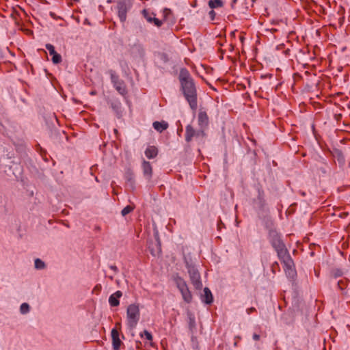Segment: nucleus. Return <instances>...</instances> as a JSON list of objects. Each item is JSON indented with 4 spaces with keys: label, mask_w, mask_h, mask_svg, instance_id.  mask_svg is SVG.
Returning <instances> with one entry per match:
<instances>
[{
    "label": "nucleus",
    "mask_w": 350,
    "mask_h": 350,
    "mask_svg": "<svg viewBox=\"0 0 350 350\" xmlns=\"http://www.w3.org/2000/svg\"><path fill=\"white\" fill-rule=\"evenodd\" d=\"M178 79L184 97L191 109L196 111L198 107L197 90L193 78L187 69L183 68L180 71Z\"/></svg>",
    "instance_id": "f257e3e1"
},
{
    "label": "nucleus",
    "mask_w": 350,
    "mask_h": 350,
    "mask_svg": "<svg viewBox=\"0 0 350 350\" xmlns=\"http://www.w3.org/2000/svg\"><path fill=\"white\" fill-rule=\"evenodd\" d=\"M127 324L130 329H133L138 323L140 317L139 306L135 304H130L126 310Z\"/></svg>",
    "instance_id": "f03ea898"
},
{
    "label": "nucleus",
    "mask_w": 350,
    "mask_h": 350,
    "mask_svg": "<svg viewBox=\"0 0 350 350\" xmlns=\"http://www.w3.org/2000/svg\"><path fill=\"white\" fill-rule=\"evenodd\" d=\"M176 286L181 293L184 301L190 303L192 300V295L187 286L186 282L180 277L175 279Z\"/></svg>",
    "instance_id": "7ed1b4c3"
},
{
    "label": "nucleus",
    "mask_w": 350,
    "mask_h": 350,
    "mask_svg": "<svg viewBox=\"0 0 350 350\" xmlns=\"http://www.w3.org/2000/svg\"><path fill=\"white\" fill-rule=\"evenodd\" d=\"M188 273L189 274L190 280L193 285L196 288H201L202 284L200 281V275L198 271L192 265L187 264Z\"/></svg>",
    "instance_id": "20e7f679"
},
{
    "label": "nucleus",
    "mask_w": 350,
    "mask_h": 350,
    "mask_svg": "<svg viewBox=\"0 0 350 350\" xmlns=\"http://www.w3.org/2000/svg\"><path fill=\"white\" fill-rule=\"evenodd\" d=\"M116 9L120 21L124 23L126 19V14L130 9V5L125 1H120L117 3Z\"/></svg>",
    "instance_id": "39448f33"
},
{
    "label": "nucleus",
    "mask_w": 350,
    "mask_h": 350,
    "mask_svg": "<svg viewBox=\"0 0 350 350\" xmlns=\"http://www.w3.org/2000/svg\"><path fill=\"white\" fill-rule=\"evenodd\" d=\"M282 263L284 265L283 268L287 277L293 278L296 275V271L292 258H289Z\"/></svg>",
    "instance_id": "423d86ee"
},
{
    "label": "nucleus",
    "mask_w": 350,
    "mask_h": 350,
    "mask_svg": "<svg viewBox=\"0 0 350 350\" xmlns=\"http://www.w3.org/2000/svg\"><path fill=\"white\" fill-rule=\"evenodd\" d=\"M148 250L153 256H157L161 254V245L158 237L154 241H150L148 243Z\"/></svg>",
    "instance_id": "0eeeda50"
},
{
    "label": "nucleus",
    "mask_w": 350,
    "mask_h": 350,
    "mask_svg": "<svg viewBox=\"0 0 350 350\" xmlns=\"http://www.w3.org/2000/svg\"><path fill=\"white\" fill-rule=\"evenodd\" d=\"M111 338L113 349L115 350H118L122 342L119 337V332L116 329H113L111 330Z\"/></svg>",
    "instance_id": "6e6552de"
},
{
    "label": "nucleus",
    "mask_w": 350,
    "mask_h": 350,
    "mask_svg": "<svg viewBox=\"0 0 350 350\" xmlns=\"http://www.w3.org/2000/svg\"><path fill=\"white\" fill-rule=\"evenodd\" d=\"M269 239L273 247L283 243L280 236L278 234L277 232L273 230L269 232Z\"/></svg>",
    "instance_id": "1a4fd4ad"
},
{
    "label": "nucleus",
    "mask_w": 350,
    "mask_h": 350,
    "mask_svg": "<svg viewBox=\"0 0 350 350\" xmlns=\"http://www.w3.org/2000/svg\"><path fill=\"white\" fill-rule=\"evenodd\" d=\"M109 104L116 116L120 118L122 115L121 103L118 100H111Z\"/></svg>",
    "instance_id": "9d476101"
},
{
    "label": "nucleus",
    "mask_w": 350,
    "mask_h": 350,
    "mask_svg": "<svg viewBox=\"0 0 350 350\" xmlns=\"http://www.w3.org/2000/svg\"><path fill=\"white\" fill-rule=\"evenodd\" d=\"M122 293L120 291H118L112 294L109 298V304L113 307L118 306L120 304L118 299L122 297Z\"/></svg>",
    "instance_id": "9b49d317"
},
{
    "label": "nucleus",
    "mask_w": 350,
    "mask_h": 350,
    "mask_svg": "<svg viewBox=\"0 0 350 350\" xmlns=\"http://www.w3.org/2000/svg\"><path fill=\"white\" fill-rule=\"evenodd\" d=\"M196 135V131L191 125L186 126L185 131V140L189 142L192 140L193 137Z\"/></svg>",
    "instance_id": "f8f14e48"
},
{
    "label": "nucleus",
    "mask_w": 350,
    "mask_h": 350,
    "mask_svg": "<svg viewBox=\"0 0 350 350\" xmlns=\"http://www.w3.org/2000/svg\"><path fill=\"white\" fill-rule=\"evenodd\" d=\"M338 288L342 291V294L346 296H350L349 289L345 291L347 286V280L342 279L338 282Z\"/></svg>",
    "instance_id": "ddd939ff"
},
{
    "label": "nucleus",
    "mask_w": 350,
    "mask_h": 350,
    "mask_svg": "<svg viewBox=\"0 0 350 350\" xmlns=\"http://www.w3.org/2000/svg\"><path fill=\"white\" fill-rule=\"evenodd\" d=\"M208 119L205 112H200L198 114V123L201 128L207 126Z\"/></svg>",
    "instance_id": "4468645a"
},
{
    "label": "nucleus",
    "mask_w": 350,
    "mask_h": 350,
    "mask_svg": "<svg viewBox=\"0 0 350 350\" xmlns=\"http://www.w3.org/2000/svg\"><path fill=\"white\" fill-rule=\"evenodd\" d=\"M153 127L156 131H157L159 133H161L164 130L167 129V128L168 127V124L164 121H156L153 122Z\"/></svg>",
    "instance_id": "2eb2a0df"
},
{
    "label": "nucleus",
    "mask_w": 350,
    "mask_h": 350,
    "mask_svg": "<svg viewBox=\"0 0 350 350\" xmlns=\"http://www.w3.org/2000/svg\"><path fill=\"white\" fill-rule=\"evenodd\" d=\"M158 154V150L155 146H149L145 151V154L148 159L154 158Z\"/></svg>",
    "instance_id": "dca6fc26"
},
{
    "label": "nucleus",
    "mask_w": 350,
    "mask_h": 350,
    "mask_svg": "<svg viewBox=\"0 0 350 350\" xmlns=\"http://www.w3.org/2000/svg\"><path fill=\"white\" fill-rule=\"evenodd\" d=\"M204 299L203 301L207 304H210L213 302V295L210 289L207 287L204 288Z\"/></svg>",
    "instance_id": "f3484780"
},
{
    "label": "nucleus",
    "mask_w": 350,
    "mask_h": 350,
    "mask_svg": "<svg viewBox=\"0 0 350 350\" xmlns=\"http://www.w3.org/2000/svg\"><path fill=\"white\" fill-rule=\"evenodd\" d=\"M277 254L278 257L279 258L282 262L291 258L290 254L286 247L282 250L278 251L277 252Z\"/></svg>",
    "instance_id": "a211bd4d"
},
{
    "label": "nucleus",
    "mask_w": 350,
    "mask_h": 350,
    "mask_svg": "<svg viewBox=\"0 0 350 350\" xmlns=\"http://www.w3.org/2000/svg\"><path fill=\"white\" fill-rule=\"evenodd\" d=\"M113 86L121 95H124L126 93V90L122 81L115 84Z\"/></svg>",
    "instance_id": "6ab92c4d"
},
{
    "label": "nucleus",
    "mask_w": 350,
    "mask_h": 350,
    "mask_svg": "<svg viewBox=\"0 0 350 350\" xmlns=\"http://www.w3.org/2000/svg\"><path fill=\"white\" fill-rule=\"evenodd\" d=\"M208 6L211 9H215L223 6V2L221 0H210L208 1Z\"/></svg>",
    "instance_id": "aec40b11"
},
{
    "label": "nucleus",
    "mask_w": 350,
    "mask_h": 350,
    "mask_svg": "<svg viewBox=\"0 0 350 350\" xmlns=\"http://www.w3.org/2000/svg\"><path fill=\"white\" fill-rule=\"evenodd\" d=\"M144 173L145 175H150L152 173V167L150 163L148 161H144L142 164Z\"/></svg>",
    "instance_id": "412c9836"
},
{
    "label": "nucleus",
    "mask_w": 350,
    "mask_h": 350,
    "mask_svg": "<svg viewBox=\"0 0 350 350\" xmlns=\"http://www.w3.org/2000/svg\"><path fill=\"white\" fill-rule=\"evenodd\" d=\"M134 206L131 205H127L125 206L121 211V214L122 216H126L127 214L130 213L134 210Z\"/></svg>",
    "instance_id": "4be33fe9"
},
{
    "label": "nucleus",
    "mask_w": 350,
    "mask_h": 350,
    "mask_svg": "<svg viewBox=\"0 0 350 350\" xmlns=\"http://www.w3.org/2000/svg\"><path fill=\"white\" fill-rule=\"evenodd\" d=\"M20 311L22 314H25L29 312V306L27 303H23L21 305Z\"/></svg>",
    "instance_id": "5701e85b"
},
{
    "label": "nucleus",
    "mask_w": 350,
    "mask_h": 350,
    "mask_svg": "<svg viewBox=\"0 0 350 350\" xmlns=\"http://www.w3.org/2000/svg\"><path fill=\"white\" fill-rule=\"evenodd\" d=\"M45 267L44 262L39 258L35 260V267L38 269H44Z\"/></svg>",
    "instance_id": "b1692460"
},
{
    "label": "nucleus",
    "mask_w": 350,
    "mask_h": 350,
    "mask_svg": "<svg viewBox=\"0 0 350 350\" xmlns=\"http://www.w3.org/2000/svg\"><path fill=\"white\" fill-rule=\"evenodd\" d=\"M52 62L57 64H59L62 62V56L58 54L57 53L56 54H54L53 55H52Z\"/></svg>",
    "instance_id": "393cba45"
},
{
    "label": "nucleus",
    "mask_w": 350,
    "mask_h": 350,
    "mask_svg": "<svg viewBox=\"0 0 350 350\" xmlns=\"http://www.w3.org/2000/svg\"><path fill=\"white\" fill-rule=\"evenodd\" d=\"M46 49L49 51V54L51 55H53L54 54L57 53V52L55 50V47L51 44H46Z\"/></svg>",
    "instance_id": "a878e982"
},
{
    "label": "nucleus",
    "mask_w": 350,
    "mask_h": 350,
    "mask_svg": "<svg viewBox=\"0 0 350 350\" xmlns=\"http://www.w3.org/2000/svg\"><path fill=\"white\" fill-rule=\"evenodd\" d=\"M111 82L113 83V85L115 84L122 81L121 80L119 79L118 76H117L114 73L111 74Z\"/></svg>",
    "instance_id": "bb28decb"
},
{
    "label": "nucleus",
    "mask_w": 350,
    "mask_h": 350,
    "mask_svg": "<svg viewBox=\"0 0 350 350\" xmlns=\"http://www.w3.org/2000/svg\"><path fill=\"white\" fill-rule=\"evenodd\" d=\"M142 12L147 21L150 23H152L153 16H150L146 10H144Z\"/></svg>",
    "instance_id": "cd10ccee"
},
{
    "label": "nucleus",
    "mask_w": 350,
    "mask_h": 350,
    "mask_svg": "<svg viewBox=\"0 0 350 350\" xmlns=\"http://www.w3.org/2000/svg\"><path fill=\"white\" fill-rule=\"evenodd\" d=\"M145 336L146 338L149 340V341H152V334L148 332L147 330H144V332H143V334H142V336Z\"/></svg>",
    "instance_id": "c85d7f7f"
},
{
    "label": "nucleus",
    "mask_w": 350,
    "mask_h": 350,
    "mask_svg": "<svg viewBox=\"0 0 350 350\" xmlns=\"http://www.w3.org/2000/svg\"><path fill=\"white\" fill-rule=\"evenodd\" d=\"M258 200L260 201V203L261 204V206L264 205L265 200H264V193L263 191H258Z\"/></svg>",
    "instance_id": "c756f323"
},
{
    "label": "nucleus",
    "mask_w": 350,
    "mask_h": 350,
    "mask_svg": "<svg viewBox=\"0 0 350 350\" xmlns=\"http://www.w3.org/2000/svg\"><path fill=\"white\" fill-rule=\"evenodd\" d=\"M152 23H154V25L157 26V27H161L163 24L161 21L155 18L154 16H153Z\"/></svg>",
    "instance_id": "7c9ffc66"
},
{
    "label": "nucleus",
    "mask_w": 350,
    "mask_h": 350,
    "mask_svg": "<svg viewBox=\"0 0 350 350\" xmlns=\"http://www.w3.org/2000/svg\"><path fill=\"white\" fill-rule=\"evenodd\" d=\"M273 247L275 250L276 252H278V251L285 249L286 246L284 243H282L280 245H277L276 246H275Z\"/></svg>",
    "instance_id": "2f4dec72"
},
{
    "label": "nucleus",
    "mask_w": 350,
    "mask_h": 350,
    "mask_svg": "<svg viewBox=\"0 0 350 350\" xmlns=\"http://www.w3.org/2000/svg\"><path fill=\"white\" fill-rule=\"evenodd\" d=\"M204 135H205V133H204V131H202V130H200V131H196V135H195V137H203Z\"/></svg>",
    "instance_id": "473e14b6"
},
{
    "label": "nucleus",
    "mask_w": 350,
    "mask_h": 350,
    "mask_svg": "<svg viewBox=\"0 0 350 350\" xmlns=\"http://www.w3.org/2000/svg\"><path fill=\"white\" fill-rule=\"evenodd\" d=\"M208 15H209V17L211 18V21H213L215 18V15H216V13L213 10V9H212L209 13H208Z\"/></svg>",
    "instance_id": "72a5a7b5"
},
{
    "label": "nucleus",
    "mask_w": 350,
    "mask_h": 350,
    "mask_svg": "<svg viewBox=\"0 0 350 350\" xmlns=\"http://www.w3.org/2000/svg\"><path fill=\"white\" fill-rule=\"evenodd\" d=\"M137 49H138V51H139L140 54L144 56V53H145V51L144 49H143L142 46H137Z\"/></svg>",
    "instance_id": "f704fd0d"
},
{
    "label": "nucleus",
    "mask_w": 350,
    "mask_h": 350,
    "mask_svg": "<svg viewBox=\"0 0 350 350\" xmlns=\"http://www.w3.org/2000/svg\"><path fill=\"white\" fill-rule=\"evenodd\" d=\"M342 275V272L340 271V270H337L335 273H334V276L335 277H338V276H340Z\"/></svg>",
    "instance_id": "c9c22d12"
},
{
    "label": "nucleus",
    "mask_w": 350,
    "mask_h": 350,
    "mask_svg": "<svg viewBox=\"0 0 350 350\" xmlns=\"http://www.w3.org/2000/svg\"><path fill=\"white\" fill-rule=\"evenodd\" d=\"M254 311H256V309H255V308H254V307H251V308H248V309L247 310V314H251L252 312H254Z\"/></svg>",
    "instance_id": "e433bc0d"
},
{
    "label": "nucleus",
    "mask_w": 350,
    "mask_h": 350,
    "mask_svg": "<svg viewBox=\"0 0 350 350\" xmlns=\"http://www.w3.org/2000/svg\"><path fill=\"white\" fill-rule=\"evenodd\" d=\"M253 339L254 340H260V335L259 334H253Z\"/></svg>",
    "instance_id": "4c0bfd02"
},
{
    "label": "nucleus",
    "mask_w": 350,
    "mask_h": 350,
    "mask_svg": "<svg viewBox=\"0 0 350 350\" xmlns=\"http://www.w3.org/2000/svg\"><path fill=\"white\" fill-rule=\"evenodd\" d=\"M238 0H232V2H231V7L232 8H234V5L235 4L237 3Z\"/></svg>",
    "instance_id": "58836bf2"
},
{
    "label": "nucleus",
    "mask_w": 350,
    "mask_h": 350,
    "mask_svg": "<svg viewBox=\"0 0 350 350\" xmlns=\"http://www.w3.org/2000/svg\"><path fill=\"white\" fill-rule=\"evenodd\" d=\"M111 268L112 269L116 270V266H111Z\"/></svg>",
    "instance_id": "ea45409f"
},
{
    "label": "nucleus",
    "mask_w": 350,
    "mask_h": 350,
    "mask_svg": "<svg viewBox=\"0 0 350 350\" xmlns=\"http://www.w3.org/2000/svg\"><path fill=\"white\" fill-rule=\"evenodd\" d=\"M127 180H128V182H131V183L132 182V178L130 177V178H128Z\"/></svg>",
    "instance_id": "a19ab883"
}]
</instances>
